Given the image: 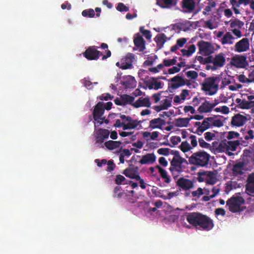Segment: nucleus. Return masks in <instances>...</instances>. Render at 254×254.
I'll use <instances>...</instances> for the list:
<instances>
[{"instance_id": "79ce46f5", "label": "nucleus", "mask_w": 254, "mask_h": 254, "mask_svg": "<svg viewBox=\"0 0 254 254\" xmlns=\"http://www.w3.org/2000/svg\"><path fill=\"white\" fill-rule=\"evenodd\" d=\"M203 194V190L201 188H198L196 190L191 192L192 196L195 197L194 199L195 201H196Z\"/></svg>"}, {"instance_id": "393cba45", "label": "nucleus", "mask_w": 254, "mask_h": 254, "mask_svg": "<svg viewBox=\"0 0 254 254\" xmlns=\"http://www.w3.org/2000/svg\"><path fill=\"white\" fill-rule=\"evenodd\" d=\"M132 106L136 108H138L140 107H146L149 108L151 106V103L149 98L140 97L133 104H132Z\"/></svg>"}, {"instance_id": "3c124183", "label": "nucleus", "mask_w": 254, "mask_h": 254, "mask_svg": "<svg viewBox=\"0 0 254 254\" xmlns=\"http://www.w3.org/2000/svg\"><path fill=\"white\" fill-rule=\"evenodd\" d=\"M116 8L118 11L121 12L127 11L129 10V8L122 2L118 3Z\"/></svg>"}, {"instance_id": "72a5a7b5", "label": "nucleus", "mask_w": 254, "mask_h": 254, "mask_svg": "<svg viewBox=\"0 0 254 254\" xmlns=\"http://www.w3.org/2000/svg\"><path fill=\"white\" fill-rule=\"evenodd\" d=\"M156 168L158 169L160 176L162 179H164V182L167 184L171 182V179L168 176L167 171L159 165H157Z\"/></svg>"}, {"instance_id": "603ef678", "label": "nucleus", "mask_w": 254, "mask_h": 254, "mask_svg": "<svg viewBox=\"0 0 254 254\" xmlns=\"http://www.w3.org/2000/svg\"><path fill=\"white\" fill-rule=\"evenodd\" d=\"M129 121H127V123L129 124L131 127H132V129L138 126L139 123L142 122V121H138L137 120H132L131 117H130V120Z\"/></svg>"}, {"instance_id": "bb28decb", "label": "nucleus", "mask_w": 254, "mask_h": 254, "mask_svg": "<svg viewBox=\"0 0 254 254\" xmlns=\"http://www.w3.org/2000/svg\"><path fill=\"white\" fill-rule=\"evenodd\" d=\"M133 42L135 46L139 49L140 52H143L144 50L145 41L139 34H137L136 37L134 38Z\"/></svg>"}, {"instance_id": "2eb2a0df", "label": "nucleus", "mask_w": 254, "mask_h": 254, "mask_svg": "<svg viewBox=\"0 0 254 254\" xmlns=\"http://www.w3.org/2000/svg\"><path fill=\"white\" fill-rule=\"evenodd\" d=\"M247 94H242V98H237L236 102L237 103V107L243 109H249L254 107V101H248L246 99Z\"/></svg>"}, {"instance_id": "bf43d9fd", "label": "nucleus", "mask_w": 254, "mask_h": 254, "mask_svg": "<svg viewBox=\"0 0 254 254\" xmlns=\"http://www.w3.org/2000/svg\"><path fill=\"white\" fill-rule=\"evenodd\" d=\"M82 83L88 89H91L93 88L92 83L89 80L87 79L86 78L83 79Z\"/></svg>"}, {"instance_id": "a19ab883", "label": "nucleus", "mask_w": 254, "mask_h": 254, "mask_svg": "<svg viewBox=\"0 0 254 254\" xmlns=\"http://www.w3.org/2000/svg\"><path fill=\"white\" fill-rule=\"evenodd\" d=\"M170 141L173 144V145H171L169 143H164V144L169 145L172 147L173 146L177 145L179 142H180L181 141V139L179 136H173L171 137Z\"/></svg>"}, {"instance_id": "ea45409f", "label": "nucleus", "mask_w": 254, "mask_h": 254, "mask_svg": "<svg viewBox=\"0 0 254 254\" xmlns=\"http://www.w3.org/2000/svg\"><path fill=\"white\" fill-rule=\"evenodd\" d=\"M230 27L231 28L237 27L238 28H241L244 24L243 22L237 19L230 21Z\"/></svg>"}, {"instance_id": "f257e3e1", "label": "nucleus", "mask_w": 254, "mask_h": 254, "mask_svg": "<svg viewBox=\"0 0 254 254\" xmlns=\"http://www.w3.org/2000/svg\"><path fill=\"white\" fill-rule=\"evenodd\" d=\"M187 220L190 224L195 227L198 226L203 230L209 231L214 226L211 219L200 213H190L187 217Z\"/></svg>"}, {"instance_id": "4d7b16f0", "label": "nucleus", "mask_w": 254, "mask_h": 254, "mask_svg": "<svg viewBox=\"0 0 254 254\" xmlns=\"http://www.w3.org/2000/svg\"><path fill=\"white\" fill-rule=\"evenodd\" d=\"M107 164L108 165L107 171L111 172L114 170L116 165L114 163V161L113 160H109L107 162Z\"/></svg>"}, {"instance_id": "f03ea898", "label": "nucleus", "mask_w": 254, "mask_h": 254, "mask_svg": "<svg viewBox=\"0 0 254 254\" xmlns=\"http://www.w3.org/2000/svg\"><path fill=\"white\" fill-rule=\"evenodd\" d=\"M210 156L204 151H200L192 153L189 157V161L190 164L198 167H205L208 164Z\"/></svg>"}, {"instance_id": "ddd939ff", "label": "nucleus", "mask_w": 254, "mask_h": 254, "mask_svg": "<svg viewBox=\"0 0 254 254\" xmlns=\"http://www.w3.org/2000/svg\"><path fill=\"white\" fill-rule=\"evenodd\" d=\"M231 64L239 68H245L248 64L247 57L244 55H236L231 60Z\"/></svg>"}, {"instance_id": "4c0bfd02", "label": "nucleus", "mask_w": 254, "mask_h": 254, "mask_svg": "<svg viewBox=\"0 0 254 254\" xmlns=\"http://www.w3.org/2000/svg\"><path fill=\"white\" fill-rule=\"evenodd\" d=\"M207 0L208 1L207 5L205 7L202 12L203 14L204 15H208L209 12L211 11L212 8L214 7L216 5L215 1H213V0Z\"/></svg>"}, {"instance_id": "6e6d98bb", "label": "nucleus", "mask_w": 254, "mask_h": 254, "mask_svg": "<svg viewBox=\"0 0 254 254\" xmlns=\"http://www.w3.org/2000/svg\"><path fill=\"white\" fill-rule=\"evenodd\" d=\"M170 149L168 148H161L157 150L158 154L164 156H168L169 154Z\"/></svg>"}, {"instance_id": "a211bd4d", "label": "nucleus", "mask_w": 254, "mask_h": 254, "mask_svg": "<svg viewBox=\"0 0 254 254\" xmlns=\"http://www.w3.org/2000/svg\"><path fill=\"white\" fill-rule=\"evenodd\" d=\"M250 49L249 40L244 38L237 42L235 45V51L238 53L247 51Z\"/></svg>"}, {"instance_id": "20e7f679", "label": "nucleus", "mask_w": 254, "mask_h": 254, "mask_svg": "<svg viewBox=\"0 0 254 254\" xmlns=\"http://www.w3.org/2000/svg\"><path fill=\"white\" fill-rule=\"evenodd\" d=\"M216 77H208L202 84V89L206 91V94L212 95L215 94L218 88V84L216 83Z\"/></svg>"}, {"instance_id": "39448f33", "label": "nucleus", "mask_w": 254, "mask_h": 254, "mask_svg": "<svg viewBox=\"0 0 254 254\" xmlns=\"http://www.w3.org/2000/svg\"><path fill=\"white\" fill-rule=\"evenodd\" d=\"M245 192L250 196L246 198L248 202L254 200V173L250 174L248 176L245 185Z\"/></svg>"}, {"instance_id": "f8f14e48", "label": "nucleus", "mask_w": 254, "mask_h": 254, "mask_svg": "<svg viewBox=\"0 0 254 254\" xmlns=\"http://www.w3.org/2000/svg\"><path fill=\"white\" fill-rule=\"evenodd\" d=\"M135 61V56L133 54L128 53L125 57L121 60L120 68L122 69H131L133 68L132 63Z\"/></svg>"}, {"instance_id": "8fccbe9b", "label": "nucleus", "mask_w": 254, "mask_h": 254, "mask_svg": "<svg viewBox=\"0 0 254 254\" xmlns=\"http://www.w3.org/2000/svg\"><path fill=\"white\" fill-rule=\"evenodd\" d=\"M239 135L240 134L238 132L231 131L228 132L226 137L228 139L230 140L234 138H238Z\"/></svg>"}, {"instance_id": "dca6fc26", "label": "nucleus", "mask_w": 254, "mask_h": 254, "mask_svg": "<svg viewBox=\"0 0 254 254\" xmlns=\"http://www.w3.org/2000/svg\"><path fill=\"white\" fill-rule=\"evenodd\" d=\"M110 134V131L106 129L99 128L97 131L95 138L96 144H100L101 146L103 147L102 143L104 140L107 139Z\"/></svg>"}, {"instance_id": "e2e57ef3", "label": "nucleus", "mask_w": 254, "mask_h": 254, "mask_svg": "<svg viewBox=\"0 0 254 254\" xmlns=\"http://www.w3.org/2000/svg\"><path fill=\"white\" fill-rule=\"evenodd\" d=\"M184 111L185 113L190 112L192 114H194L195 111L194 108L191 106H185L184 108Z\"/></svg>"}, {"instance_id": "37998d69", "label": "nucleus", "mask_w": 254, "mask_h": 254, "mask_svg": "<svg viewBox=\"0 0 254 254\" xmlns=\"http://www.w3.org/2000/svg\"><path fill=\"white\" fill-rule=\"evenodd\" d=\"M180 148L183 152H186L192 149V147L190 144L186 141L182 142L180 146Z\"/></svg>"}, {"instance_id": "9d476101", "label": "nucleus", "mask_w": 254, "mask_h": 254, "mask_svg": "<svg viewBox=\"0 0 254 254\" xmlns=\"http://www.w3.org/2000/svg\"><path fill=\"white\" fill-rule=\"evenodd\" d=\"M84 57L88 60H97L103 54L97 50L95 46L89 47L83 54Z\"/></svg>"}, {"instance_id": "7ed1b4c3", "label": "nucleus", "mask_w": 254, "mask_h": 254, "mask_svg": "<svg viewBox=\"0 0 254 254\" xmlns=\"http://www.w3.org/2000/svg\"><path fill=\"white\" fill-rule=\"evenodd\" d=\"M197 181L201 182H205L207 184L213 185L215 184L217 180L215 171H199L197 173Z\"/></svg>"}, {"instance_id": "1a4fd4ad", "label": "nucleus", "mask_w": 254, "mask_h": 254, "mask_svg": "<svg viewBox=\"0 0 254 254\" xmlns=\"http://www.w3.org/2000/svg\"><path fill=\"white\" fill-rule=\"evenodd\" d=\"M240 144V141L238 140L228 141L226 139H223V152L229 156L233 155L234 154L232 151H235Z\"/></svg>"}, {"instance_id": "6ab92c4d", "label": "nucleus", "mask_w": 254, "mask_h": 254, "mask_svg": "<svg viewBox=\"0 0 254 254\" xmlns=\"http://www.w3.org/2000/svg\"><path fill=\"white\" fill-rule=\"evenodd\" d=\"M194 182L190 180L181 177L176 182V185L183 190H188L193 188Z\"/></svg>"}, {"instance_id": "680f3d73", "label": "nucleus", "mask_w": 254, "mask_h": 254, "mask_svg": "<svg viewBox=\"0 0 254 254\" xmlns=\"http://www.w3.org/2000/svg\"><path fill=\"white\" fill-rule=\"evenodd\" d=\"M176 161L183 167H184V164L187 165L188 164V161L185 158L182 157L181 156L179 157L178 159H176Z\"/></svg>"}, {"instance_id": "f704fd0d", "label": "nucleus", "mask_w": 254, "mask_h": 254, "mask_svg": "<svg viewBox=\"0 0 254 254\" xmlns=\"http://www.w3.org/2000/svg\"><path fill=\"white\" fill-rule=\"evenodd\" d=\"M121 100L124 104V106L127 104H130L132 106V104L134 103V98L127 94H123L121 95Z\"/></svg>"}, {"instance_id": "c9c22d12", "label": "nucleus", "mask_w": 254, "mask_h": 254, "mask_svg": "<svg viewBox=\"0 0 254 254\" xmlns=\"http://www.w3.org/2000/svg\"><path fill=\"white\" fill-rule=\"evenodd\" d=\"M242 135L241 139L244 138L246 140H251L254 138V131L252 129L245 130Z\"/></svg>"}, {"instance_id": "5fc2aeb1", "label": "nucleus", "mask_w": 254, "mask_h": 254, "mask_svg": "<svg viewBox=\"0 0 254 254\" xmlns=\"http://www.w3.org/2000/svg\"><path fill=\"white\" fill-rule=\"evenodd\" d=\"M143 27L140 28V31L143 34L147 39H150L151 37V32L148 30H143Z\"/></svg>"}, {"instance_id": "0e129e2a", "label": "nucleus", "mask_w": 254, "mask_h": 254, "mask_svg": "<svg viewBox=\"0 0 254 254\" xmlns=\"http://www.w3.org/2000/svg\"><path fill=\"white\" fill-rule=\"evenodd\" d=\"M95 162L99 167H101L103 165H106L107 164V161L105 159H103L101 160L96 159L95 160Z\"/></svg>"}, {"instance_id": "4be33fe9", "label": "nucleus", "mask_w": 254, "mask_h": 254, "mask_svg": "<svg viewBox=\"0 0 254 254\" xmlns=\"http://www.w3.org/2000/svg\"><path fill=\"white\" fill-rule=\"evenodd\" d=\"M213 118L212 117H208L205 118L202 122L200 126L198 127L196 131L194 132L198 135H201L205 130L209 128V122H212Z\"/></svg>"}, {"instance_id": "aec40b11", "label": "nucleus", "mask_w": 254, "mask_h": 254, "mask_svg": "<svg viewBox=\"0 0 254 254\" xmlns=\"http://www.w3.org/2000/svg\"><path fill=\"white\" fill-rule=\"evenodd\" d=\"M169 81L173 82L171 86V88L173 89H177L186 84L187 85H189V84L186 83L185 80L184 79L182 75H180V74L171 78Z\"/></svg>"}, {"instance_id": "864d4df0", "label": "nucleus", "mask_w": 254, "mask_h": 254, "mask_svg": "<svg viewBox=\"0 0 254 254\" xmlns=\"http://www.w3.org/2000/svg\"><path fill=\"white\" fill-rule=\"evenodd\" d=\"M199 144L202 148H209L211 147V145L209 143L205 142L202 138L198 139Z\"/></svg>"}, {"instance_id": "49530a36", "label": "nucleus", "mask_w": 254, "mask_h": 254, "mask_svg": "<svg viewBox=\"0 0 254 254\" xmlns=\"http://www.w3.org/2000/svg\"><path fill=\"white\" fill-rule=\"evenodd\" d=\"M186 76L191 79H195L198 76V73L194 70H190L186 73Z\"/></svg>"}, {"instance_id": "58836bf2", "label": "nucleus", "mask_w": 254, "mask_h": 254, "mask_svg": "<svg viewBox=\"0 0 254 254\" xmlns=\"http://www.w3.org/2000/svg\"><path fill=\"white\" fill-rule=\"evenodd\" d=\"M170 97H168L167 98H166L161 101V105L163 107L165 110H167L169 107L172 106V95H171Z\"/></svg>"}, {"instance_id": "7c9ffc66", "label": "nucleus", "mask_w": 254, "mask_h": 254, "mask_svg": "<svg viewBox=\"0 0 254 254\" xmlns=\"http://www.w3.org/2000/svg\"><path fill=\"white\" fill-rule=\"evenodd\" d=\"M122 142L119 141L109 140L104 143L105 146L109 150H113L120 147Z\"/></svg>"}, {"instance_id": "473e14b6", "label": "nucleus", "mask_w": 254, "mask_h": 254, "mask_svg": "<svg viewBox=\"0 0 254 254\" xmlns=\"http://www.w3.org/2000/svg\"><path fill=\"white\" fill-rule=\"evenodd\" d=\"M196 50V47L194 45H190L188 50L183 49L181 50L182 55L184 57H189L193 54Z\"/></svg>"}, {"instance_id": "13d9d810", "label": "nucleus", "mask_w": 254, "mask_h": 254, "mask_svg": "<svg viewBox=\"0 0 254 254\" xmlns=\"http://www.w3.org/2000/svg\"><path fill=\"white\" fill-rule=\"evenodd\" d=\"M113 97V96H112L110 93H107L100 96L99 98L100 100L107 101L109 99L112 100Z\"/></svg>"}, {"instance_id": "338daca9", "label": "nucleus", "mask_w": 254, "mask_h": 254, "mask_svg": "<svg viewBox=\"0 0 254 254\" xmlns=\"http://www.w3.org/2000/svg\"><path fill=\"white\" fill-rule=\"evenodd\" d=\"M180 71V68L177 66H173L168 69V73L170 74L179 72Z\"/></svg>"}, {"instance_id": "774afa93", "label": "nucleus", "mask_w": 254, "mask_h": 254, "mask_svg": "<svg viewBox=\"0 0 254 254\" xmlns=\"http://www.w3.org/2000/svg\"><path fill=\"white\" fill-rule=\"evenodd\" d=\"M191 139V145L194 147H196L197 145V141L196 140V137L194 135H191L190 137Z\"/></svg>"}, {"instance_id": "c756f323", "label": "nucleus", "mask_w": 254, "mask_h": 254, "mask_svg": "<svg viewBox=\"0 0 254 254\" xmlns=\"http://www.w3.org/2000/svg\"><path fill=\"white\" fill-rule=\"evenodd\" d=\"M213 65H212V70H215L217 67L222 66V53H221L217 55L213 61Z\"/></svg>"}, {"instance_id": "9b49d317", "label": "nucleus", "mask_w": 254, "mask_h": 254, "mask_svg": "<svg viewBox=\"0 0 254 254\" xmlns=\"http://www.w3.org/2000/svg\"><path fill=\"white\" fill-rule=\"evenodd\" d=\"M185 167L180 165L176 161V159H172L170 162L169 171H170L173 178L176 180L182 172L184 171Z\"/></svg>"}, {"instance_id": "b1692460", "label": "nucleus", "mask_w": 254, "mask_h": 254, "mask_svg": "<svg viewBox=\"0 0 254 254\" xmlns=\"http://www.w3.org/2000/svg\"><path fill=\"white\" fill-rule=\"evenodd\" d=\"M156 159V156L154 153H147L143 155L138 162L141 165L152 164L155 162Z\"/></svg>"}, {"instance_id": "c85d7f7f", "label": "nucleus", "mask_w": 254, "mask_h": 254, "mask_svg": "<svg viewBox=\"0 0 254 254\" xmlns=\"http://www.w3.org/2000/svg\"><path fill=\"white\" fill-rule=\"evenodd\" d=\"M190 118H179L175 120V126L177 127H187L189 125Z\"/></svg>"}, {"instance_id": "423d86ee", "label": "nucleus", "mask_w": 254, "mask_h": 254, "mask_svg": "<svg viewBox=\"0 0 254 254\" xmlns=\"http://www.w3.org/2000/svg\"><path fill=\"white\" fill-rule=\"evenodd\" d=\"M244 202L245 200L243 197L236 196L229 199L227 201V205L229 206L230 211L232 212H237L240 211L241 205Z\"/></svg>"}, {"instance_id": "e433bc0d", "label": "nucleus", "mask_w": 254, "mask_h": 254, "mask_svg": "<svg viewBox=\"0 0 254 254\" xmlns=\"http://www.w3.org/2000/svg\"><path fill=\"white\" fill-rule=\"evenodd\" d=\"M235 38L230 32H227L223 36V45L224 44H233Z\"/></svg>"}, {"instance_id": "09e8293b", "label": "nucleus", "mask_w": 254, "mask_h": 254, "mask_svg": "<svg viewBox=\"0 0 254 254\" xmlns=\"http://www.w3.org/2000/svg\"><path fill=\"white\" fill-rule=\"evenodd\" d=\"M237 79L239 82H240L242 83H250L249 76L247 78L244 74H240V75H238Z\"/></svg>"}, {"instance_id": "0eeeda50", "label": "nucleus", "mask_w": 254, "mask_h": 254, "mask_svg": "<svg viewBox=\"0 0 254 254\" xmlns=\"http://www.w3.org/2000/svg\"><path fill=\"white\" fill-rule=\"evenodd\" d=\"M249 115H243L238 113L232 117L231 121L228 122L232 127H240L243 126L249 120Z\"/></svg>"}, {"instance_id": "f3484780", "label": "nucleus", "mask_w": 254, "mask_h": 254, "mask_svg": "<svg viewBox=\"0 0 254 254\" xmlns=\"http://www.w3.org/2000/svg\"><path fill=\"white\" fill-rule=\"evenodd\" d=\"M103 104V102H99L95 105L93 111V118L94 121L105 119V117H102L105 111Z\"/></svg>"}, {"instance_id": "cd10ccee", "label": "nucleus", "mask_w": 254, "mask_h": 254, "mask_svg": "<svg viewBox=\"0 0 254 254\" xmlns=\"http://www.w3.org/2000/svg\"><path fill=\"white\" fill-rule=\"evenodd\" d=\"M216 104H211L208 101L203 103L198 108V111L200 113H208L212 111L215 106Z\"/></svg>"}, {"instance_id": "6e6552de", "label": "nucleus", "mask_w": 254, "mask_h": 254, "mask_svg": "<svg viewBox=\"0 0 254 254\" xmlns=\"http://www.w3.org/2000/svg\"><path fill=\"white\" fill-rule=\"evenodd\" d=\"M199 48V53L203 56H209L214 52L215 49L212 45L203 40H201L197 43Z\"/></svg>"}, {"instance_id": "4468645a", "label": "nucleus", "mask_w": 254, "mask_h": 254, "mask_svg": "<svg viewBox=\"0 0 254 254\" xmlns=\"http://www.w3.org/2000/svg\"><path fill=\"white\" fill-rule=\"evenodd\" d=\"M139 168L135 167L132 164H129L128 167L126 168L123 171V174L126 177L132 179H139V175L138 174Z\"/></svg>"}, {"instance_id": "412c9836", "label": "nucleus", "mask_w": 254, "mask_h": 254, "mask_svg": "<svg viewBox=\"0 0 254 254\" xmlns=\"http://www.w3.org/2000/svg\"><path fill=\"white\" fill-rule=\"evenodd\" d=\"M195 3L194 0H182V7L183 12L187 13L192 12L195 8Z\"/></svg>"}, {"instance_id": "052dcab7", "label": "nucleus", "mask_w": 254, "mask_h": 254, "mask_svg": "<svg viewBox=\"0 0 254 254\" xmlns=\"http://www.w3.org/2000/svg\"><path fill=\"white\" fill-rule=\"evenodd\" d=\"M187 40L185 38H180L177 40L176 44L179 47L182 48L187 42Z\"/></svg>"}, {"instance_id": "69168bd1", "label": "nucleus", "mask_w": 254, "mask_h": 254, "mask_svg": "<svg viewBox=\"0 0 254 254\" xmlns=\"http://www.w3.org/2000/svg\"><path fill=\"white\" fill-rule=\"evenodd\" d=\"M215 136V134L210 132H206L204 134L205 139L207 141H210L213 139V137Z\"/></svg>"}, {"instance_id": "5701e85b", "label": "nucleus", "mask_w": 254, "mask_h": 254, "mask_svg": "<svg viewBox=\"0 0 254 254\" xmlns=\"http://www.w3.org/2000/svg\"><path fill=\"white\" fill-rule=\"evenodd\" d=\"M166 123V121L161 118H155L150 121L149 127L151 129H162V127L165 125Z\"/></svg>"}, {"instance_id": "2f4dec72", "label": "nucleus", "mask_w": 254, "mask_h": 254, "mask_svg": "<svg viewBox=\"0 0 254 254\" xmlns=\"http://www.w3.org/2000/svg\"><path fill=\"white\" fill-rule=\"evenodd\" d=\"M136 81L135 78L131 75H128L124 81V85L128 88H134L135 87Z\"/></svg>"}, {"instance_id": "a878e982", "label": "nucleus", "mask_w": 254, "mask_h": 254, "mask_svg": "<svg viewBox=\"0 0 254 254\" xmlns=\"http://www.w3.org/2000/svg\"><path fill=\"white\" fill-rule=\"evenodd\" d=\"M167 37L164 33L157 34L154 38V41L156 43V47L158 50L161 49L166 42Z\"/></svg>"}, {"instance_id": "c03bdc74", "label": "nucleus", "mask_w": 254, "mask_h": 254, "mask_svg": "<svg viewBox=\"0 0 254 254\" xmlns=\"http://www.w3.org/2000/svg\"><path fill=\"white\" fill-rule=\"evenodd\" d=\"M95 14V11L93 9H85L82 12V15L84 17H93Z\"/></svg>"}, {"instance_id": "de8ad7c7", "label": "nucleus", "mask_w": 254, "mask_h": 254, "mask_svg": "<svg viewBox=\"0 0 254 254\" xmlns=\"http://www.w3.org/2000/svg\"><path fill=\"white\" fill-rule=\"evenodd\" d=\"M126 179L121 175H118L116 176V178L115 180L116 184L118 185H120L123 183L126 184L124 182Z\"/></svg>"}, {"instance_id": "a18cd8bd", "label": "nucleus", "mask_w": 254, "mask_h": 254, "mask_svg": "<svg viewBox=\"0 0 254 254\" xmlns=\"http://www.w3.org/2000/svg\"><path fill=\"white\" fill-rule=\"evenodd\" d=\"M121 189V187L119 186H117L114 188L113 195L114 197L121 198L122 196L123 192L120 191Z\"/></svg>"}]
</instances>
